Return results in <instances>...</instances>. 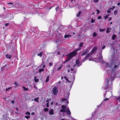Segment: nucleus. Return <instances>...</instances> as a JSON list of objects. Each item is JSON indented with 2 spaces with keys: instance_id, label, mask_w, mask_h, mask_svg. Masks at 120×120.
<instances>
[{
  "instance_id": "nucleus-27",
  "label": "nucleus",
  "mask_w": 120,
  "mask_h": 120,
  "mask_svg": "<svg viewBox=\"0 0 120 120\" xmlns=\"http://www.w3.org/2000/svg\"><path fill=\"white\" fill-rule=\"evenodd\" d=\"M110 30V29L109 28H107V30L106 31V32L107 33H109Z\"/></svg>"
},
{
  "instance_id": "nucleus-41",
  "label": "nucleus",
  "mask_w": 120,
  "mask_h": 120,
  "mask_svg": "<svg viewBox=\"0 0 120 120\" xmlns=\"http://www.w3.org/2000/svg\"><path fill=\"white\" fill-rule=\"evenodd\" d=\"M96 11H97V12L96 13V14H98V13H99L100 12V11H99V10L97 9L96 10Z\"/></svg>"
},
{
  "instance_id": "nucleus-14",
  "label": "nucleus",
  "mask_w": 120,
  "mask_h": 120,
  "mask_svg": "<svg viewBox=\"0 0 120 120\" xmlns=\"http://www.w3.org/2000/svg\"><path fill=\"white\" fill-rule=\"evenodd\" d=\"M71 35L69 34L65 35L64 36V38H69V37H71Z\"/></svg>"
},
{
  "instance_id": "nucleus-18",
  "label": "nucleus",
  "mask_w": 120,
  "mask_h": 120,
  "mask_svg": "<svg viewBox=\"0 0 120 120\" xmlns=\"http://www.w3.org/2000/svg\"><path fill=\"white\" fill-rule=\"evenodd\" d=\"M44 69L43 68L39 69V73H41V72L44 71Z\"/></svg>"
},
{
  "instance_id": "nucleus-39",
  "label": "nucleus",
  "mask_w": 120,
  "mask_h": 120,
  "mask_svg": "<svg viewBox=\"0 0 120 120\" xmlns=\"http://www.w3.org/2000/svg\"><path fill=\"white\" fill-rule=\"evenodd\" d=\"M25 117L26 119H28L30 118V116L29 115L27 116H25Z\"/></svg>"
},
{
  "instance_id": "nucleus-9",
  "label": "nucleus",
  "mask_w": 120,
  "mask_h": 120,
  "mask_svg": "<svg viewBox=\"0 0 120 120\" xmlns=\"http://www.w3.org/2000/svg\"><path fill=\"white\" fill-rule=\"evenodd\" d=\"M8 4H10L11 5H10L9 6V8H11L12 7H13L15 6V5H13V4L12 3H8Z\"/></svg>"
},
{
  "instance_id": "nucleus-54",
  "label": "nucleus",
  "mask_w": 120,
  "mask_h": 120,
  "mask_svg": "<svg viewBox=\"0 0 120 120\" xmlns=\"http://www.w3.org/2000/svg\"><path fill=\"white\" fill-rule=\"evenodd\" d=\"M3 117L4 118H5V115L4 114H3L2 115Z\"/></svg>"
},
{
  "instance_id": "nucleus-21",
  "label": "nucleus",
  "mask_w": 120,
  "mask_h": 120,
  "mask_svg": "<svg viewBox=\"0 0 120 120\" xmlns=\"http://www.w3.org/2000/svg\"><path fill=\"white\" fill-rule=\"evenodd\" d=\"M102 62L103 63H105V66L106 67H108V65H109V64L108 63H105V62L104 61H102Z\"/></svg>"
},
{
  "instance_id": "nucleus-42",
  "label": "nucleus",
  "mask_w": 120,
  "mask_h": 120,
  "mask_svg": "<svg viewBox=\"0 0 120 120\" xmlns=\"http://www.w3.org/2000/svg\"><path fill=\"white\" fill-rule=\"evenodd\" d=\"M114 15H116L117 13V11H114Z\"/></svg>"
},
{
  "instance_id": "nucleus-7",
  "label": "nucleus",
  "mask_w": 120,
  "mask_h": 120,
  "mask_svg": "<svg viewBox=\"0 0 120 120\" xmlns=\"http://www.w3.org/2000/svg\"><path fill=\"white\" fill-rule=\"evenodd\" d=\"M97 46H95L93 48L90 52L93 53L97 50Z\"/></svg>"
},
{
  "instance_id": "nucleus-28",
  "label": "nucleus",
  "mask_w": 120,
  "mask_h": 120,
  "mask_svg": "<svg viewBox=\"0 0 120 120\" xmlns=\"http://www.w3.org/2000/svg\"><path fill=\"white\" fill-rule=\"evenodd\" d=\"M36 76L34 77V81L36 82H37L38 81V79H36Z\"/></svg>"
},
{
  "instance_id": "nucleus-63",
  "label": "nucleus",
  "mask_w": 120,
  "mask_h": 120,
  "mask_svg": "<svg viewBox=\"0 0 120 120\" xmlns=\"http://www.w3.org/2000/svg\"><path fill=\"white\" fill-rule=\"evenodd\" d=\"M61 68V67H59L58 68H57V70H60V69Z\"/></svg>"
},
{
  "instance_id": "nucleus-25",
  "label": "nucleus",
  "mask_w": 120,
  "mask_h": 120,
  "mask_svg": "<svg viewBox=\"0 0 120 120\" xmlns=\"http://www.w3.org/2000/svg\"><path fill=\"white\" fill-rule=\"evenodd\" d=\"M60 111L61 112H65L66 111L65 110V109H61L60 110Z\"/></svg>"
},
{
  "instance_id": "nucleus-1",
  "label": "nucleus",
  "mask_w": 120,
  "mask_h": 120,
  "mask_svg": "<svg viewBox=\"0 0 120 120\" xmlns=\"http://www.w3.org/2000/svg\"><path fill=\"white\" fill-rule=\"evenodd\" d=\"M111 79H107L106 80L105 83V86L102 87V89L103 88L106 90V91L107 90H112V85H110V86H109V82L110 81V80Z\"/></svg>"
},
{
  "instance_id": "nucleus-47",
  "label": "nucleus",
  "mask_w": 120,
  "mask_h": 120,
  "mask_svg": "<svg viewBox=\"0 0 120 120\" xmlns=\"http://www.w3.org/2000/svg\"><path fill=\"white\" fill-rule=\"evenodd\" d=\"M102 50H101V52L100 53L99 55V56L102 57Z\"/></svg>"
},
{
  "instance_id": "nucleus-35",
  "label": "nucleus",
  "mask_w": 120,
  "mask_h": 120,
  "mask_svg": "<svg viewBox=\"0 0 120 120\" xmlns=\"http://www.w3.org/2000/svg\"><path fill=\"white\" fill-rule=\"evenodd\" d=\"M44 110L45 112H47L48 111L49 109L47 108H45L44 109Z\"/></svg>"
},
{
  "instance_id": "nucleus-2",
  "label": "nucleus",
  "mask_w": 120,
  "mask_h": 120,
  "mask_svg": "<svg viewBox=\"0 0 120 120\" xmlns=\"http://www.w3.org/2000/svg\"><path fill=\"white\" fill-rule=\"evenodd\" d=\"M52 92L53 94L55 95H57L58 93V90L57 87L54 86L52 89Z\"/></svg>"
},
{
  "instance_id": "nucleus-6",
  "label": "nucleus",
  "mask_w": 120,
  "mask_h": 120,
  "mask_svg": "<svg viewBox=\"0 0 120 120\" xmlns=\"http://www.w3.org/2000/svg\"><path fill=\"white\" fill-rule=\"evenodd\" d=\"M77 52L76 50H75L71 52L70 54L71 55H72V56H73V57L77 54V53L76 52Z\"/></svg>"
},
{
  "instance_id": "nucleus-3",
  "label": "nucleus",
  "mask_w": 120,
  "mask_h": 120,
  "mask_svg": "<svg viewBox=\"0 0 120 120\" xmlns=\"http://www.w3.org/2000/svg\"><path fill=\"white\" fill-rule=\"evenodd\" d=\"M82 64V62L81 61L80 62L79 60L77 59L76 60L75 65L78 67L80 66Z\"/></svg>"
},
{
  "instance_id": "nucleus-46",
  "label": "nucleus",
  "mask_w": 120,
  "mask_h": 120,
  "mask_svg": "<svg viewBox=\"0 0 120 120\" xmlns=\"http://www.w3.org/2000/svg\"><path fill=\"white\" fill-rule=\"evenodd\" d=\"M50 100H51V99L50 98H49V99L47 100H46V102H47V103L48 102H49V101Z\"/></svg>"
},
{
  "instance_id": "nucleus-20",
  "label": "nucleus",
  "mask_w": 120,
  "mask_h": 120,
  "mask_svg": "<svg viewBox=\"0 0 120 120\" xmlns=\"http://www.w3.org/2000/svg\"><path fill=\"white\" fill-rule=\"evenodd\" d=\"M22 88L25 91H27L29 90L28 88H26L25 87L23 86L22 87Z\"/></svg>"
},
{
  "instance_id": "nucleus-11",
  "label": "nucleus",
  "mask_w": 120,
  "mask_h": 120,
  "mask_svg": "<svg viewBox=\"0 0 120 120\" xmlns=\"http://www.w3.org/2000/svg\"><path fill=\"white\" fill-rule=\"evenodd\" d=\"M6 57L8 59H10L11 58V55L7 54L6 55Z\"/></svg>"
},
{
  "instance_id": "nucleus-36",
  "label": "nucleus",
  "mask_w": 120,
  "mask_h": 120,
  "mask_svg": "<svg viewBox=\"0 0 120 120\" xmlns=\"http://www.w3.org/2000/svg\"><path fill=\"white\" fill-rule=\"evenodd\" d=\"M61 107L62 109H65L66 108V107L65 105H62V106Z\"/></svg>"
},
{
  "instance_id": "nucleus-38",
  "label": "nucleus",
  "mask_w": 120,
  "mask_h": 120,
  "mask_svg": "<svg viewBox=\"0 0 120 120\" xmlns=\"http://www.w3.org/2000/svg\"><path fill=\"white\" fill-rule=\"evenodd\" d=\"M26 115H30V113L28 111H27L26 113Z\"/></svg>"
},
{
  "instance_id": "nucleus-52",
  "label": "nucleus",
  "mask_w": 120,
  "mask_h": 120,
  "mask_svg": "<svg viewBox=\"0 0 120 120\" xmlns=\"http://www.w3.org/2000/svg\"><path fill=\"white\" fill-rule=\"evenodd\" d=\"M64 78L67 81V80H68V79L67 78H66V76H64Z\"/></svg>"
},
{
  "instance_id": "nucleus-5",
  "label": "nucleus",
  "mask_w": 120,
  "mask_h": 120,
  "mask_svg": "<svg viewBox=\"0 0 120 120\" xmlns=\"http://www.w3.org/2000/svg\"><path fill=\"white\" fill-rule=\"evenodd\" d=\"M89 51V50L86 49L85 51H84L83 53H82L81 54V56H82L83 55L86 54Z\"/></svg>"
},
{
  "instance_id": "nucleus-55",
  "label": "nucleus",
  "mask_w": 120,
  "mask_h": 120,
  "mask_svg": "<svg viewBox=\"0 0 120 120\" xmlns=\"http://www.w3.org/2000/svg\"><path fill=\"white\" fill-rule=\"evenodd\" d=\"M105 46H103V47H102V49H101V50H102L103 49H104L105 48Z\"/></svg>"
},
{
  "instance_id": "nucleus-43",
  "label": "nucleus",
  "mask_w": 120,
  "mask_h": 120,
  "mask_svg": "<svg viewBox=\"0 0 120 120\" xmlns=\"http://www.w3.org/2000/svg\"><path fill=\"white\" fill-rule=\"evenodd\" d=\"M107 72V73L109 74V73H110V72L111 71L110 70H108V71H106Z\"/></svg>"
},
{
  "instance_id": "nucleus-57",
  "label": "nucleus",
  "mask_w": 120,
  "mask_h": 120,
  "mask_svg": "<svg viewBox=\"0 0 120 120\" xmlns=\"http://www.w3.org/2000/svg\"><path fill=\"white\" fill-rule=\"evenodd\" d=\"M11 102L12 104H13L14 103V101L13 100H12L11 101Z\"/></svg>"
},
{
  "instance_id": "nucleus-23",
  "label": "nucleus",
  "mask_w": 120,
  "mask_h": 120,
  "mask_svg": "<svg viewBox=\"0 0 120 120\" xmlns=\"http://www.w3.org/2000/svg\"><path fill=\"white\" fill-rule=\"evenodd\" d=\"M83 45V43L82 42H81L80 43L79 45V46L80 47H82Z\"/></svg>"
},
{
  "instance_id": "nucleus-16",
  "label": "nucleus",
  "mask_w": 120,
  "mask_h": 120,
  "mask_svg": "<svg viewBox=\"0 0 120 120\" xmlns=\"http://www.w3.org/2000/svg\"><path fill=\"white\" fill-rule=\"evenodd\" d=\"M116 37V35L115 34H113L112 37L111 38L112 40H114Z\"/></svg>"
},
{
  "instance_id": "nucleus-32",
  "label": "nucleus",
  "mask_w": 120,
  "mask_h": 120,
  "mask_svg": "<svg viewBox=\"0 0 120 120\" xmlns=\"http://www.w3.org/2000/svg\"><path fill=\"white\" fill-rule=\"evenodd\" d=\"M81 49V48H77L75 50L77 52H78V51H80Z\"/></svg>"
},
{
  "instance_id": "nucleus-53",
  "label": "nucleus",
  "mask_w": 120,
  "mask_h": 120,
  "mask_svg": "<svg viewBox=\"0 0 120 120\" xmlns=\"http://www.w3.org/2000/svg\"><path fill=\"white\" fill-rule=\"evenodd\" d=\"M109 100V99L108 98H106V99H104V101H105L106 100Z\"/></svg>"
},
{
  "instance_id": "nucleus-48",
  "label": "nucleus",
  "mask_w": 120,
  "mask_h": 120,
  "mask_svg": "<svg viewBox=\"0 0 120 120\" xmlns=\"http://www.w3.org/2000/svg\"><path fill=\"white\" fill-rule=\"evenodd\" d=\"M49 102H48L46 104V107H48L49 106Z\"/></svg>"
},
{
  "instance_id": "nucleus-51",
  "label": "nucleus",
  "mask_w": 120,
  "mask_h": 120,
  "mask_svg": "<svg viewBox=\"0 0 120 120\" xmlns=\"http://www.w3.org/2000/svg\"><path fill=\"white\" fill-rule=\"evenodd\" d=\"M101 19V16H98V19Z\"/></svg>"
},
{
  "instance_id": "nucleus-24",
  "label": "nucleus",
  "mask_w": 120,
  "mask_h": 120,
  "mask_svg": "<svg viewBox=\"0 0 120 120\" xmlns=\"http://www.w3.org/2000/svg\"><path fill=\"white\" fill-rule=\"evenodd\" d=\"M81 13V11H79L78 12V13L77 14H76V16L77 17H79V16L80 15V14Z\"/></svg>"
},
{
  "instance_id": "nucleus-61",
  "label": "nucleus",
  "mask_w": 120,
  "mask_h": 120,
  "mask_svg": "<svg viewBox=\"0 0 120 120\" xmlns=\"http://www.w3.org/2000/svg\"><path fill=\"white\" fill-rule=\"evenodd\" d=\"M4 67L3 66H2V67H1V69L2 70H3V69H4Z\"/></svg>"
},
{
  "instance_id": "nucleus-40",
  "label": "nucleus",
  "mask_w": 120,
  "mask_h": 120,
  "mask_svg": "<svg viewBox=\"0 0 120 120\" xmlns=\"http://www.w3.org/2000/svg\"><path fill=\"white\" fill-rule=\"evenodd\" d=\"M94 2H95V3H96L99 1V0H93Z\"/></svg>"
},
{
  "instance_id": "nucleus-34",
  "label": "nucleus",
  "mask_w": 120,
  "mask_h": 120,
  "mask_svg": "<svg viewBox=\"0 0 120 120\" xmlns=\"http://www.w3.org/2000/svg\"><path fill=\"white\" fill-rule=\"evenodd\" d=\"M120 64L118 63L117 65H116L114 66V68H117L118 67V66Z\"/></svg>"
},
{
  "instance_id": "nucleus-64",
  "label": "nucleus",
  "mask_w": 120,
  "mask_h": 120,
  "mask_svg": "<svg viewBox=\"0 0 120 120\" xmlns=\"http://www.w3.org/2000/svg\"><path fill=\"white\" fill-rule=\"evenodd\" d=\"M34 112H32L31 113V114L32 115H34Z\"/></svg>"
},
{
  "instance_id": "nucleus-59",
  "label": "nucleus",
  "mask_w": 120,
  "mask_h": 120,
  "mask_svg": "<svg viewBox=\"0 0 120 120\" xmlns=\"http://www.w3.org/2000/svg\"><path fill=\"white\" fill-rule=\"evenodd\" d=\"M34 88L36 89L37 88V87H36V86L35 85H34Z\"/></svg>"
},
{
  "instance_id": "nucleus-29",
  "label": "nucleus",
  "mask_w": 120,
  "mask_h": 120,
  "mask_svg": "<svg viewBox=\"0 0 120 120\" xmlns=\"http://www.w3.org/2000/svg\"><path fill=\"white\" fill-rule=\"evenodd\" d=\"M87 58H86V57H85L82 60V61L81 62L82 63L84 62L86 60H87Z\"/></svg>"
},
{
  "instance_id": "nucleus-31",
  "label": "nucleus",
  "mask_w": 120,
  "mask_h": 120,
  "mask_svg": "<svg viewBox=\"0 0 120 120\" xmlns=\"http://www.w3.org/2000/svg\"><path fill=\"white\" fill-rule=\"evenodd\" d=\"M61 35V34L60 33H58L57 35V36H58V38H60Z\"/></svg>"
},
{
  "instance_id": "nucleus-33",
  "label": "nucleus",
  "mask_w": 120,
  "mask_h": 120,
  "mask_svg": "<svg viewBox=\"0 0 120 120\" xmlns=\"http://www.w3.org/2000/svg\"><path fill=\"white\" fill-rule=\"evenodd\" d=\"M97 34L95 32H94L93 34V36L94 37H95L97 36Z\"/></svg>"
},
{
  "instance_id": "nucleus-58",
  "label": "nucleus",
  "mask_w": 120,
  "mask_h": 120,
  "mask_svg": "<svg viewBox=\"0 0 120 120\" xmlns=\"http://www.w3.org/2000/svg\"><path fill=\"white\" fill-rule=\"evenodd\" d=\"M115 8V6H113V7L112 8V11H113V9Z\"/></svg>"
},
{
  "instance_id": "nucleus-50",
  "label": "nucleus",
  "mask_w": 120,
  "mask_h": 120,
  "mask_svg": "<svg viewBox=\"0 0 120 120\" xmlns=\"http://www.w3.org/2000/svg\"><path fill=\"white\" fill-rule=\"evenodd\" d=\"M49 64L50 66H51L52 65V64L51 63H49Z\"/></svg>"
},
{
  "instance_id": "nucleus-49",
  "label": "nucleus",
  "mask_w": 120,
  "mask_h": 120,
  "mask_svg": "<svg viewBox=\"0 0 120 120\" xmlns=\"http://www.w3.org/2000/svg\"><path fill=\"white\" fill-rule=\"evenodd\" d=\"M67 100V99L66 98H63L62 99V101H66Z\"/></svg>"
},
{
  "instance_id": "nucleus-15",
  "label": "nucleus",
  "mask_w": 120,
  "mask_h": 120,
  "mask_svg": "<svg viewBox=\"0 0 120 120\" xmlns=\"http://www.w3.org/2000/svg\"><path fill=\"white\" fill-rule=\"evenodd\" d=\"M103 60L102 57L99 56V57L98 58V60H99L100 61H102Z\"/></svg>"
},
{
  "instance_id": "nucleus-60",
  "label": "nucleus",
  "mask_w": 120,
  "mask_h": 120,
  "mask_svg": "<svg viewBox=\"0 0 120 120\" xmlns=\"http://www.w3.org/2000/svg\"><path fill=\"white\" fill-rule=\"evenodd\" d=\"M104 30L102 29H100V31H104Z\"/></svg>"
},
{
  "instance_id": "nucleus-8",
  "label": "nucleus",
  "mask_w": 120,
  "mask_h": 120,
  "mask_svg": "<svg viewBox=\"0 0 120 120\" xmlns=\"http://www.w3.org/2000/svg\"><path fill=\"white\" fill-rule=\"evenodd\" d=\"M49 114L50 115H53L54 114L53 110L52 109H51L50 110H49Z\"/></svg>"
},
{
  "instance_id": "nucleus-10",
  "label": "nucleus",
  "mask_w": 120,
  "mask_h": 120,
  "mask_svg": "<svg viewBox=\"0 0 120 120\" xmlns=\"http://www.w3.org/2000/svg\"><path fill=\"white\" fill-rule=\"evenodd\" d=\"M92 53L90 52L89 53H88V54H87L86 56L85 57H86V58H87L89 57H90V56L92 55Z\"/></svg>"
},
{
  "instance_id": "nucleus-22",
  "label": "nucleus",
  "mask_w": 120,
  "mask_h": 120,
  "mask_svg": "<svg viewBox=\"0 0 120 120\" xmlns=\"http://www.w3.org/2000/svg\"><path fill=\"white\" fill-rule=\"evenodd\" d=\"M49 76H48L47 77V78L45 80V82H48L49 80Z\"/></svg>"
},
{
  "instance_id": "nucleus-37",
  "label": "nucleus",
  "mask_w": 120,
  "mask_h": 120,
  "mask_svg": "<svg viewBox=\"0 0 120 120\" xmlns=\"http://www.w3.org/2000/svg\"><path fill=\"white\" fill-rule=\"evenodd\" d=\"M12 88L11 87H9V88L7 89L6 88V91H7L8 90H9L10 89H11Z\"/></svg>"
},
{
  "instance_id": "nucleus-45",
  "label": "nucleus",
  "mask_w": 120,
  "mask_h": 120,
  "mask_svg": "<svg viewBox=\"0 0 120 120\" xmlns=\"http://www.w3.org/2000/svg\"><path fill=\"white\" fill-rule=\"evenodd\" d=\"M108 15H106L105 16H104V17L105 18V19H106L107 18H109L108 17Z\"/></svg>"
},
{
  "instance_id": "nucleus-19",
  "label": "nucleus",
  "mask_w": 120,
  "mask_h": 120,
  "mask_svg": "<svg viewBox=\"0 0 120 120\" xmlns=\"http://www.w3.org/2000/svg\"><path fill=\"white\" fill-rule=\"evenodd\" d=\"M43 52H41L39 53L38 54H37V55L38 56H39L40 57H41L43 54Z\"/></svg>"
},
{
  "instance_id": "nucleus-56",
  "label": "nucleus",
  "mask_w": 120,
  "mask_h": 120,
  "mask_svg": "<svg viewBox=\"0 0 120 120\" xmlns=\"http://www.w3.org/2000/svg\"><path fill=\"white\" fill-rule=\"evenodd\" d=\"M9 24V23H6L5 24V26H8Z\"/></svg>"
},
{
  "instance_id": "nucleus-44",
  "label": "nucleus",
  "mask_w": 120,
  "mask_h": 120,
  "mask_svg": "<svg viewBox=\"0 0 120 120\" xmlns=\"http://www.w3.org/2000/svg\"><path fill=\"white\" fill-rule=\"evenodd\" d=\"M94 20L93 18H92L91 19V23H94Z\"/></svg>"
},
{
  "instance_id": "nucleus-30",
  "label": "nucleus",
  "mask_w": 120,
  "mask_h": 120,
  "mask_svg": "<svg viewBox=\"0 0 120 120\" xmlns=\"http://www.w3.org/2000/svg\"><path fill=\"white\" fill-rule=\"evenodd\" d=\"M39 98H35L34 99V101H37L38 102V99Z\"/></svg>"
},
{
  "instance_id": "nucleus-62",
  "label": "nucleus",
  "mask_w": 120,
  "mask_h": 120,
  "mask_svg": "<svg viewBox=\"0 0 120 120\" xmlns=\"http://www.w3.org/2000/svg\"><path fill=\"white\" fill-rule=\"evenodd\" d=\"M106 93H105V94H104V99L105 98V96H106Z\"/></svg>"
},
{
  "instance_id": "nucleus-17",
  "label": "nucleus",
  "mask_w": 120,
  "mask_h": 120,
  "mask_svg": "<svg viewBox=\"0 0 120 120\" xmlns=\"http://www.w3.org/2000/svg\"><path fill=\"white\" fill-rule=\"evenodd\" d=\"M112 8H109L107 11V12L108 13H110L111 11Z\"/></svg>"
},
{
  "instance_id": "nucleus-12",
  "label": "nucleus",
  "mask_w": 120,
  "mask_h": 120,
  "mask_svg": "<svg viewBox=\"0 0 120 120\" xmlns=\"http://www.w3.org/2000/svg\"><path fill=\"white\" fill-rule=\"evenodd\" d=\"M67 111L66 112L68 114H71V112L68 108L67 109Z\"/></svg>"
},
{
  "instance_id": "nucleus-26",
  "label": "nucleus",
  "mask_w": 120,
  "mask_h": 120,
  "mask_svg": "<svg viewBox=\"0 0 120 120\" xmlns=\"http://www.w3.org/2000/svg\"><path fill=\"white\" fill-rule=\"evenodd\" d=\"M49 22H50L51 23L50 24V25L51 26L52 25H53L54 24H53V22L52 20H50L49 21Z\"/></svg>"
},
{
  "instance_id": "nucleus-4",
  "label": "nucleus",
  "mask_w": 120,
  "mask_h": 120,
  "mask_svg": "<svg viewBox=\"0 0 120 120\" xmlns=\"http://www.w3.org/2000/svg\"><path fill=\"white\" fill-rule=\"evenodd\" d=\"M66 55L68 56L67 57V59L65 60V61L64 62L65 63L67 62L69 60H70L73 57V56H72V55H71L70 53L68 54H67Z\"/></svg>"
},
{
  "instance_id": "nucleus-13",
  "label": "nucleus",
  "mask_w": 120,
  "mask_h": 120,
  "mask_svg": "<svg viewBox=\"0 0 120 120\" xmlns=\"http://www.w3.org/2000/svg\"><path fill=\"white\" fill-rule=\"evenodd\" d=\"M14 85L16 86H20V85L17 82H14Z\"/></svg>"
}]
</instances>
